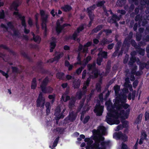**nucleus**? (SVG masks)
Returning <instances> with one entry per match:
<instances>
[{"mask_svg":"<svg viewBox=\"0 0 149 149\" xmlns=\"http://www.w3.org/2000/svg\"><path fill=\"white\" fill-rule=\"evenodd\" d=\"M22 3L21 0H15L13 1L10 6V9H14L15 11L13 12V15L18 17L21 21L22 25L24 27V33L26 34H28L30 32V30L26 28V23L25 17L24 16H22L18 11V7L21 5Z\"/></svg>","mask_w":149,"mask_h":149,"instance_id":"nucleus-1","label":"nucleus"},{"mask_svg":"<svg viewBox=\"0 0 149 149\" xmlns=\"http://www.w3.org/2000/svg\"><path fill=\"white\" fill-rule=\"evenodd\" d=\"M130 109H128L125 111L124 110H116L113 109L111 111L113 118L118 119L120 118L122 119L127 118L129 115Z\"/></svg>","mask_w":149,"mask_h":149,"instance_id":"nucleus-2","label":"nucleus"},{"mask_svg":"<svg viewBox=\"0 0 149 149\" xmlns=\"http://www.w3.org/2000/svg\"><path fill=\"white\" fill-rule=\"evenodd\" d=\"M104 138L102 136L99 137H97L95 140V142L92 146V148H94L95 149H106L104 146H101L102 147H100V143L101 141H104Z\"/></svg>","mask_w":149,"mask_h":149,"instance_id":"nucleus-3","label":"nucleus"},{"mask_svg":"<svg viewBox=\"0 0 149 149\" xmlns=\"http://www.w3.org/2000/svg\"><path fill=\"white\" fill-rule=\"evenodd\" d=\"M113 138L116 140H120L124 142L127 141L128 140V137L125 134H123L121 131L116 132L113 134Z\"/></svg>","mask_w":149,"mask_h":149,"instance_id":"nucleus-4","label":"nucleus"},{"mask_svg":"<svg viewBox=\"0 0 149 149\" xmlns=\"http://www.w3.org/2000/svg\"><path fill=\"white\" fill-rule=\"evenodd\" d=\"M104 108V106L101 105L100 102H97L94 109V111L96 113L97 116H100L102 115Z\"/></svg>","mask_w":149,"mask_h":149,"instance_id":"nucleus-5","label":"nucleus"},{"mask_svg":"<svg viewBox=\"0 0 149 149\" xmlns=\"http://www.w3.org/2000/svg\"><path fill=\"white\" fill-rule=\"evenodd\" d=\"M45 102V99L43 97L42 93H40L36 100V106L38 107H44Z\"/></svg>","mask_w":149,"mask_h":149,"instance_id":"nucleus-6","label":"nucleus"},{"mask_svg":"<svg viewBox=\"0 0 149 149\" xmlns=\"http://www.w3.org/2000/svg\"><path fill=\"white\" fill-rule=\"evenodd\" d=\"M48 18V15H46L44 17H42V22L41 24L42 29L44 30V34L45 36L47 35V19Z\"/></svg>","mask_w":149,"mask_h":149,"instance_id":"nucleus-7","label":"nucleus"},{"mask_svg":"<svg viewBox=\"0 0 149 149\" xmlns=\"http://www.w3.org/2000/svg\"><path fill=\"white\" fill-rule=\"evenodd\" d=\"M112 113L111 112L107 113V116H106V122L109 124L110 125H113V123L114 118L113 116Z\"/></svg>","mask_w":149,"mask_h":149,"instance_id":"nucleus-8","label":"nucleus"},{"mask_svg":"<svg viewBox=\"0 0 149 149\" xmlns=\"http://www.w3.org/2000/svg\"><path fill=\"white\" fill-rule=\"evenodd\" d=\"M138 61L139 62V68L140 70H143L145 68L147 69H149V60L146 63H145L140 62L139 59L138 58Z\"/></svg>","mask_w":149,"mask_h":149,"instance_id":"nucleus-9","label":"nucleus"},{"mask_svg":"<svg viewBox=\"0 0 149 149\" xmlns=\"http://www.w3.org/2000/svg\"><path fill=\"white\" fill-rule=\"evenodd\" d=\"M95 4H93L86 8V12L88 15H95L94 11L96 8Z\"/></svg>","mask_w":149,"mask_h":149,"instance_id":"nucleus-10","label":"nucleus"},{"mask_svg":"<svg viewBox=\"0 0 149 149\" xmlns=\"http://www.w3.org/2000/svg\"><path fill=\"white\" fill-rule=\"evenodd\" d=\"M121 15H120L119 16H118L116 14H113L108 22L112 23H113L114 22H116V21H119L121 18Z\"/></svg>","mask_w":149,"mask_h":149,"instance_id":"nucleus-11","label":"nucleus"},{"mask_svg":"<svg viewBox=\"0 0 149 149\" xmlns=\"http://www.w3.org/2000/svg\"><path fill=\"white\" fill-rule=\"evenodd\" d=\"M91 73L93 74L94 75H90V76L95 78H97L98 77L99 75L100 76L101 75V74H100L99 70L96 68H93Z\"/></svg>","mask_w":149,"mask_h":149,"instance_id":"nucleus-12","label":"nucleus"},{"mask_svg":"<svg viewBox=\"0 0 149 149\" xmlns=\"http://www.w3.org/2000/svg\"><path fill=\"white\" fill-rule=\"evenodd\" d=\"M130 106L129 104L127 103H123L122 104H119L116 106V109L118 110H120L123 108L125 109H127Z\"/></svg>","mask_w":149,"mask_h":149,"instance_id":"nucleus-13","label":"nucleus"},{"mask_svg":"<svg viewBox=\"0 0 149 149\" xmlns=\"http://www.w3.org/2000/svg\"><path fill=\"white\" fill-rule=\"evenodd\" d=\"M57 55V56L54 57V59L53 61H58L61 57L64 55V53L63 52H60L56 51L55 52V55Z\"/></svg>","mask_w":149,"mask_h":149,"instance_id":"nucleus-14","label":"nucleus"},{"mask_svg":"<svg viewBox=\"0 0 149 149\" xmlns=\"http://www.w3.org/2000/svg\"><path fill=\"white\" fill-rule=\"evenodd\" d=\"M103 25L102 24L97 26L95 28L92 29L91 32V34H92L95 33H97L101 30L103 28Z\"/></svg>","mask_w":149,"mask_h":149,"instance_id":"nucleus-15","label":"nucleus"},{"mask_svg":"<svg viewBox=\"0 0 149 149\" xmlns=\"http://www.w3.org/2000/svg\"><path fill=\"white\" fill-rule=\"evenodd\" d=\"M86 25L85 23L81 24L77 28V30L74 32H75L77 34V36H78V34L80 32L82 31L84 29V26Z\"/></svg>","mask_w":149,"mask_h":149,"instance_id":"nucleus-16","label":"nucleus"},{"mask_svg":"<svg viewBox=\"0 0 149 149\" xmlns=\"http://www.w3.org/2000/svg\"><path fill=\"white\" fill-rule=\"evenodd\" d=\"M77 37V35L75 32H74L72 36L69 35L68 36H65V41H68L70 39L73 40H75Z\"/></svg>","mask_w":149,"mask_h":149,"instance_id":"nucleus-17","label":"nucleus"},{"mask_svg":"<svg viewBox=\"0 0 149 149\" xmlns=\"http://www.w3.org/2000/svg\"><path fill=\"white\" fill-rule=\"evenodd\" d=\"M61 9L63 11L65 12H67L71 11L72 8V7L69 5H65L61 8Z\"/></svg>","mask_w":149,"mask_h":149,"instance_id":"nucleus-18","label":"nucleus"},{"mask_svg":"<svg viewBox=\"0 0 149 149\" xmlns=\"http://www.w3.org/2000/svg\"><path fill=\"white\" fill-rule=\"evenodd\" d=\"M86 93V91H80L77 92L75 96L78 100H80L82 96L85 94Z\"/></svg>","mask_w":149,"mask_h":149,"instance_id":"nucleus-19","label":"nucleus"},{"mask_svg":"<svg viewBox=\"0 0 149 149\" xmlns=\"http://www.w3.org/2000/svg\"><path fill=\"white\" fill-rule=\"evenodd\" d=\"M92 42L91 41H89L87 42L84 46V48L83 49V52H84L87 53L88 51V48L86 47H88L91 46L92 45Z\"/></svg>","mask_w":149,"mask_h":149,"instance_id":"nucleus-20","label":"nucleus"},{"mask_svg":"<svg viewBox=\"0 0 149 149\" xmlns=\"http://www.w3.org/2000/svg\"><path fill=\"white\" fill-rule=\"evenodd\" d=\"M0 48H2L4 49L7 50L9 52L12 54L13 55L15 54V53L14 51L11 49L6 45L3 44L0 45Z\"/></svg>","mask_w":149,"mask_h":149,"instance_id":"nucleus-21","label":"nucleus"},{"mask_svg":"<svg viewBox=\"0 0 149 149\" xmlns=\"http://www.w3.org/2000/svg\"><path fill=\"white\" fill-rule=\"evenodd\" d=\"M76 100L75 97H71V100L70 101L69 103V108H72L74 106Z\"/></svg>","mask_w":149,"mask_h":149,"instance_id":"nucleus-22","label":"nucleus"},{"mask_svg":"<svg viewBox=\"0 0 149 149\" xmlns=\"http://www.w3.org/2000/svg\"><path fill=\"white\" fill-rule=\"evenodd\" d=\"M37 83L36 79V77H34L33 79L31 82V88L32 89H35L37 87Z\"/></svg>","mask_w":149,"mask_h":149,"instance_id":"nucleus-23","label":"nucleus"},{"mask_svg":"<svg viewBox=\"0 0 149 149\" xmlns=\"http://www.w3.org/2000/svg\"><path fill=\"white\" fill-rule=\"evenodd\" d=\"M106 1L104 0L100 1H97L96 4H95V7L96 8L97 7H103L105 6L104 4L105 3Z\"/></svg>","mask_w":149,"mask_h":149,"instance_id":"nucleus-24","label":"nucleus"},{"mask_svg":"<svg viewBox=\"0 0 149 149\" xmlns=\"http://www.w3.org/2000/svg\"><path fill=\"white\" fill-rule=\"evenodd\" d=\"M136 91H134L132 93H129L127 96V98L128 100H130L132 99V100H134L135 99Z\"/></svg>","mask_w":149,"mask_h":149,"instance_id":"nucleus-25","label":"nucleus"},{"mask_svg":"<svg viewBox=\"0 0 149 149\" xmlns=\"http://www.w3.org/2000/svg\"><path fill=\"white\" fill-rule=\"evenodd\" d=\"M80 81L78 80H74L73 82V87L74 89H78L79 88L80 85Z\"/></svg>","mask_w":149,"mask_h":149,"instance_id":"nucleus-26","label":"nucleus"},{"mask_svg":"<svg viewBox=\"0 0 149 149\" xmlns=\"http://www.w3.org/2000/svg\"><path fill=\"white\" fill-rule=\"evenodd\" d=\"M76 117L77 115L72 112L69 114V120L70 121L73 122L75 120Z\"/></svg>","mask_w":149,"mask_h":149,"instance_id":"nucleus-27","label":"nucleus"},{"mask_svg":"<svg viewBox=\"0 0 149 149\" xmlns=\"http://www.w3.org/2000/svg\"><path fill=\"white\" fill-rule=\"evenodd\" d=\"M21 54L24 57L26 58L30 62H33V60L32 58L29 56L25 52L21 53Z\"/></svg>","mask_w":149,"mask_h":149,"instance_id":"nucleus-28","label":"nucleus"},{"mask_svg":"<svg viewBox=\"0 0 149 149\" xmlns=\"http://www.w3.org/2000/svg\"><path fill=\"white\" fill-rule=\"evenodd\" d=\"M65 74L63 72H58L56 75V78L60 80H64Z\"/></svg>","mask_w":149,"mask_h":149,"instance_id":"nucleus-29","label":"nucleus"},{"mask_svg":"<svg viewBox=\"0 0 149 149\" xmlns=\"http://www.w3.org/2000/svg\"><path fill=\"white\" fill-rule=\"evenodd\" d=\"M136 15L134 18L135 21L136 22L138 21L139 24H140L142 20V15H140L139 14Z\"/></svg>","mask_w":149,"mask_h":149,"instance_id":"nucleus-30","label":"nucleus"},{"mask_svg":"<svg viewBox=\"0 0 149 149\" xmlns=\"http://www.w3.org/2000/svg\"><path fill=\"white\" fill-rule=\"evenodd\" d=\"M45 107L46 108V114L48 115L50 113L51 108L50 103L49 102H47L45 104Z\"/></svg>","mask_w":149,"mask_h":149,"instance_id":"nucleus-31","label":"nucleus"},{"mask_svg":"<svg viewBox=\"0 0 149 149\" xmlns=\"http://www.w3.org/2000/svg\"><path fill=\"white\" fill-rule=\"evenodd\" d=\"M110 42L107 38H104L100 42V45L104 46L106 44H109Z\"/></svg>","mask_w":149,"mask_h":149,"instance_id":"nucleus-32","label":"nucleus"},{"mask_svg":"<svg viewBox=\"0 0 149 149\" xmlns=\"http://www.w3.org/2000/svg\"><path fill=\"white\" fill-rule=\"evenodd\" d=\"M59 139V136H58L56 138L54 141L53 145L52 146H49L50 148L52 149L56 147L58 143Z\"/></svg>","mask_w":149,"mask_h":149,"instance_id":"nucleus-33","label":"nucleus"},{"mask_svg":"<svg viewBox=\"0 0 149 149\" xmlns=\"http://www.w3.org/2000/svg\"><path fill=\"white\" fill-rule=\"evenodd\" d=\"M126 3V0H118L117 4L119 7H122Z\"/></svg>","mask_w":149,"mask_h":149,"instance_id":"nucleus-34","label":"nucleus"},{"mask_svg":"<svg viewBox=\"0 0 149 149\" xmlns=\"http://www.w3.org/2000/svg\"><path fill=\"white\" fill-rule=\"evenodd\" d=\"M92 59L91 57V56H88L86 57V59H84L83 60L84 64L83 65H84V66H86L88 63L91 61V60Z\"/></svg>","mask_w":149,"mask_h":149,"instance_id":"nucleus-35","label":"nucleus"},{"mask_svg":"<svg viewBox=\"0 0 149 149\" xmlns=\"http://www.w3.org/2000/svg\"><path fill=\"white\" fill-rule=\"evenodd\" d=\"M49 82V78L47 76L45 79H44L41 84V85H42V86H46L47 85Z\"/></svg>","mask_w":149,"mask_h":149,"instance_id":"nucleus-36","label":"nucleus"},{"mask_svg":"<svg viewBox=\"0 0 149 149\" xmlns=\"http://www.w3.org/2000/svg\"><path fill=\"white\" fill-rule=\"evenodd\" d=\"M137 49H138V50L137 51L138 52L139 54L142 56H143L144 55L145 52L144 49L141 48L140 46H139Z\"/></svg>","mask_w":149,"mask_h":149,"instance_id":"nucleus-37","label":"nucleus"},{"mask_svg":"<svg viewBox=\"0 0 149 149\" xmlns=\"http://www.w3.org/2000/svg\"><path fill=\"white\" fill-rule=\"evenodd\" d=\"M142 116L143 115L142 113L140 114L138 116L135 121L136 123V124H139L141 122L142 118Z\"/></svg>","mask_w":149,"mask_h":149,"instance_id":"nucleus-38","label":"nucleus"},{"mask_svg":"<svg viewBox=\"0 0 149 149\" xmlns=\"http://www.w3.org/2000/svg\"><path fill=\"white\" fill-rule=\"evenodd\" d=\"M136 61V58L135 56H132L130 58L129 63L130 65H132Z\"/></svg>","mask_w":149,"mask_h":149,"instance_id":"nucleus-39","label":"nucleus"},{"mask_svg":"<svg viewBox=\"0 0 149 149\" xmlns=\"http://www.w3.org/2000/svg\"><path fill=\"white\" fill-rule=\"evenodd\" d=\"M130 40L127 38L126 37L123 42V44H125V45L127 46V47H129L130 45Z\"/></svg>","mask_w":149,"mask_h":149,"instance_id":"nucleus-40","label":"nucleus"},{"mask_svg":"<svg viewBox=\"0 0 149 149\" xmlns=\"http://www.w3.org/2000/svg\"><path fill=\"white\" fill-rule=\"evenodd\" d=\"M33 39L35 42H38L39 44L40 43L41 40V38L38 35L36 36Z\"/></svg>","mask_w":149,"mask_h":149,"instance_id":"nucleus-41","label":"nucleus"},{"mask_svg":"<svg viewBox=\"0 0 149 149\" xmlns=\"http://www.w3.org/2000/svg\"><path fill=\"white\" fill-rule=\"evenodd\" d=\"M52 39L53 40V41L51 42L50 43V47L55 48L56 45V43L55 41L56 39L54 37H52Z\"/></svg>","mask_w":149,"mask_h":149,"instance_id":"nucleus-42","label":"nucleus"},{"mask_svg":"<svg viewBox=\"0 0 149 149\" xmlns=\"http://www.w3.org/2000/svg\"><path fill=\"white\" fill-rule=\"evenodd\" d=\"M84 68L82 66H81L77 69L76 71L74 74H77L78 75H79L81 73Z\"/></svg>","mask_w":149,"mask_h":149,"instance_id":"nucleus-43","label":"nucleus"},{"mask_svg":"<svg viewBox=\"0 0 149 149\" xmlns=\"http://www.w3.org/2000/svg\"><path fill=\"white\" fill-rule=\"evenodd\" d=\"M130 44L132 46L134 47L136 49H137L138 47H139V46L137 45L136 42L134 40L132 39L131 40Z\"/></svg>","mask_w":149,"mask_h":149,"instance_id":"nucleus-44","label":"nucleus"},{"mask_svg":"<svg viewBox=\"0 0 149 149\" xmlns=\"http://www.w3.org/2000/svg\"><path fill=\"white\" fill-rule=\"evenodd\" d=\"M125 82L124 83V86H127L128 85H130L132 87V86L131 84H129L130 83V79L129 77H127L125 79Z\"/></svg>","mask_w":149,"mask_h":149,"instance_id":"nucleus-45","label":"nucleus"},{"mask_svg":"<svg viewBox=\"0 0 149 149\" xmlns=\"http://www.w3.org/2000/svg\"><path fill=\"white\" fill-rule=\"evenodd\" d=\"M55 29L57 35H58L61 33L62 31L60 26H56Z\"/></svg>","mask_w":149,"mask_h":149,"instance_id":"nucleus-46","label":"nucleus"},{"mask_svg":"<svg viewBox=\"0 0 149 149\" xmlns=\"http://www.w3.org/2000/svg\"><path fill=\"white\" fill-rule=\"evenodd\" d=\"M110 141H101L100 142V144L101 146H104L106 148V146H108L109 145Z\"/></svg>","mask_w":149,"mask_h":149,"instance_id":"nucleus-47","label":"nucleus"},{"mask_svg":"<svg viewBox=\"0 0 149 149\" xmlns=\"http://www.w3.org/2000/svg\"><path fill=\"white\" fill-rule=\"evenodd\" d=\"M122 126L123 128H127L128 126L129 123L128 122L127 120H125L124 121L122 122Z\"/></svg>","mask_w":149,"mask_h":149,"instance_id":"nucleus-48","label":"nucleus"},{"mask_svg":"<svg viewBox=\"0 0 149 149\" xmlns=\"http://www.w3.org/2000/svg\"><path fill=\"white\" fill-rule=\"evenodd\" d=\"M101 56L104 58H107V52L105 51H103L100 54Z\"/></svg>","mask_w":149,"mask_h":149,"instance_id":"nucleus-49","label":"nucleus"},{"mask_svg":"<svg viewBox=\"0 0 149 149\" xmlns=\"http://www.w3.org/2000/svg\"><path fill=\"white\" fill-rule=\"evenodd\" d=\"M114 90L115 91V93H118L120 89V86L118 85H116L113 87Z\"/></svg>","mask_w":149,"mask_h":149,"instance_id":"nucleus-50","label":"nucleus"},{"mask_svg":"<svg viewBox=\"0 0 149 149\" xmlns=\"http://www.w3.org/2000/svg\"><path fill=\"white\" fill-rule=\"evenodd\" d=\"M130 3L133 4L134 3L135 5L137 6L139 4V1L138 0H128Z\"/></svg>","mask_w":149,"mask_h":149,"instance_id":"nucleus-51","label":"nucleus"},{"mask_svg":"<svg viewBox=\"0 0 149 149\" xmlns=\"http://www.w3.org/2000/svg\"><path fill=\"white\" fill-rule=\"evenodd\" d=\"M103 32L105 33L107 36H108L110 34L112 33V31L111 29H106L103 30Z\"/></svg>","mask_w":149,"mask_h":149,"instance_id":"nucleus-52","label":"nucleus"},{"mask_svg":"<svg viewBox=\"0 0 149 149\" xmlns=\"http://www.w3.org/2000/svg\"><path fill=\"white\" fill-rule=\"evenodd\" d=\"M98 130H101L102 133H105L106 131V128L104 126H99L98 127Z\"/></svg>","mask_w":149,"mask_h":149,"instance_id":"nucleus-53","label":"nucleus"},{"mask_svg":"<svg viewBox=\"0 0 149 149\" xmlns=\"http://www.w3.org/2000/svg\"><path fill=\"white\" fill-rule=\"evenodd\" d=\"M64 95H62L61 97L62 99L64 102H66L70 100V97L69 95H67L66 96V98L65 99H64Z\"/></svg>","mask_w":149,"mask_h":149,"instance_id":"nucleus-54","label":"nucleus"},{"mask_svg":"<svg viewBox=\"0 0 149 149\" xmlns=\"http://www.w3.org/2000/svg\"><path fill=\"white\" fill-rule=\"evenodd\" d=\"M46 86H42V85H40V87L41 90L43 93H47V88Z\"/></svg>","mask_w":149,"mask_h":149,"instance_id":"nucleus-55","label":"nucleus"},{"mask_svg":"<svg viewBox=\"0 0 149 149\" xmlns=\"http://www.w3.org/2000/svg\"><path fill=\"white\" fill-rule=\"evenodd\" d=\"M0 72L1 73L2 75L6 77V78H8L9 77V75L8 74V72L7 71V73H6L5 72L3 71L0 70Z\"/></svg>","mask_w":149,"mask_h":149,"instance_id":"nucleus-56","label":"nucleus"},{"mask_svg":"<svg viewBox=\"0 0 149 149\" xmlns=\"http://www.w3.org/2000/svg\"><path fill=\"white\" fill-rule=\"evenodd\" d=\"M96 89L98 92H100L101 91V87L100 84L97 83L96 84Z\"/></svg>","mask_w":149,"mask_h":149,"instance_id":"nucleus-57","label":"nucleus"},{"mask_svg":"<svg viewBox=\"0 0 149 149\" xmlns=\"http://www.w3.org/2000/svg\"><path fill=\"white\" fill-rule=\"evenodd\" d=\"M5 17L4 11L3 10H2L0 12V19H3Z\"/></svg>","mask_w":149,"mask_h":149,"instance_id":"nucleus-58","label":"nucleus"},{"mask_svg":"<svg viewBox=\"0 0 149 149\" xmlns=\"http://www.w3.org/2000/svg\"><path fill=\"white\" fill-rule=\"evenodd\" d=\"M67 26H71V25L70 24H68V23H64L62 25H61L60 26L61 27V29L63 30L64 28Z\"/></svg>","mask_w":149,"mask_h":149,"instance_id":"nucleus-59","label":"nucleus"},{"mask_svg":"<svg viewBox=\"0 0 149 149\" xmlns=\"http://www.w3.org/2000/svg\"><path fill=\"white\" fill-rule=\"evenodd\" d=\"M11 68L12 70V72H13L18 73L19 70L16 67H11Z\"/></svg>","mask_w":149,"mask_h":149,"instance_id":"nucleus-60","label":"nucleus"},{"mask_svg":"<svg viewBox=\"0 0 149 149\" xmlns=\"http://www.w3.org/2000/svg\"><path fill=\"white\" fill-rule=\"evenodd\" d=\"M102 58L101 57H98L97 59V63L99 65H101V63L102 61Z\"/></svg>","mask_w":149,"mask_h":149,"instance_id":"nucleus-61","label":"nucleus"},{"mask_svg":"<svg viewBox=\"0 0 149 149\" xmlns=\"http://www.w3.org/2000/svg\"><path fill=\"white\" fill-rule=\"evenodd\" d=\"M90 119V117L89 116H85L83 121V123L84 124L87 123L88 121Z\"/></svg>","mask_w":149,"mask_h":149,"instance_id":"nucleus-62","label":"nucleus"},{"mask_svg":"<svg viewBox=\"0 0 149 149\" xmlns=\"http://www.w3.org/2000/svg\"><path fill=\"white\" fill-rule=\"evenodd\" d=\"M7 26L11 29H14V27L12 23L11 22H9L7 23Z\"/></svg>","mask_w":149,"mask_h":149,"instance_id":"nucleus-63","label":"nucleus"},{"mask_svg":"<svg viewBox=\"0 0 149 149\" xmlns=\"http://www.w3.org/2000/svg\"><path fill=\"white\" fill-rule=\"evenodd\" d=\"M145 120L146 121L149 119V113L146 111L145 115Z\"/></svg>","mask_w":149,"mask_h":149,"instance_id":"nucleus-64","label":"nucleus"}]
</instances>
